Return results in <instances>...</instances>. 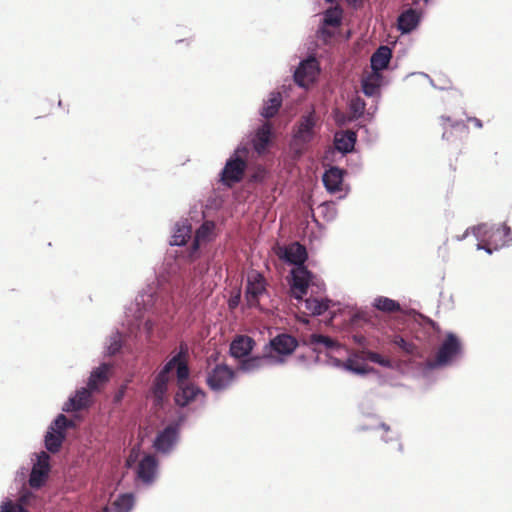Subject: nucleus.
<instances>
[{
    "instance_id": "obj_1",
    "label": "nucleus",
    "mask_w": 512,
    "mask_h": 512,
    "mask_svg": "<svg viewBox=\"0 0 512 512\" xmlns=\"http://www.w3.org/2000/svg\"><path fill=\"white\" fill-rule=\"evenodd\" d=\"M249 150L246 147H238L234 154L226 161L220 173V182L228 188L243 180L247 169Z\"/></svg>"
},
{
    "instance_id": "obj_2",
    "label": "nucleus",
    "mask_w": 512,
    "mask_h": 512,
    "mask_svg": "<svg viewBox=\"0 0 512 512\" xmlns=\"http://www.w3.org/2000/svg\"><path fill=\"white\" fill-rule=\"evenodd\" d=\"M254 344L253 338L246 335H239L232 341L230 353L234 358L243 359L239 364L241 370L248 371L255 367L256 358L249 357Z\"/></svg>"
},
{
    "instance_id": "obj_3",
    "label": "nucleus",
    "mask_w": 512,
    "mask_h": 512,
    "mask_svg": "<svg viewBox=\"0 0 512 512\" xmlns=\"http://www.w3.org/2000/svg\"><path fill=\"white\" fill-rule=\"evenodd\" d=\"M462 345L459 338L454 333H448L445 340L440 345L435 358L429 362L432 368L448 365L454 357L461 353Z\"/></svg>"
},
{
    "instance_id": "obj_4",
    "label": "nucleus",
    "mask_w": 512,
    "mask_h": 512,
    "mask_svg": "<svg viewBox=\"0 0 512 512\" xmlns=\"http://www.w3.org/2000/svg\"><path fill=\"white\" fill-rule=\"evenodd\" d=\"M510 227L503 224L498 227H492L485 231L484 239L478 243V249H484L487 253L491 254L509 243Z\"/></svg>"
},
{
    "instance_id": "obj_5",
    "label": "nucleus",
    "mask_w": 512,
    "mask_h": 512,
    "mask_svg": "<svg viewBox=\"0 0 512 512\" xmlns=\"http://www.w3.org/2000/svg\"><path fill=\"white\" fill-rule=\"evenodd\" d=\"M234 379V371L227 365L218 364L207 373L206 383L213 391L228 388Z\"/></svg>"
},
{
    "instance_id": "obj_6",
    "label": "nucleus",
    "mask_w": 512,
    "mask_h": 512,
    "mask_svg": "<svg viewBox=\"0 0 512 512\" xmlns=\"http://www.w3.org/2000/svg\"><path fill=\"white\" fill-rule=\"evenodd\" d=\"M318 61L315 58H308L302 61L294 73L295 82L301 87H308L316 80L319 74Z\"/></svg>"
},
{
    "instance_id": "obj_7",
    "label": "nucleus",
    "mask_w": 512,
    "mask_h": 512,
    "mask_svg": "<svg viewBox=\"0 0 512 512\" xmlns=\"http://www.w3.org/2000/svg\"><path fill=\"white\" fill-rule=\"evenodd\" d=\"M49 460V455L44 451L38 455L37 463L33 466L29 477V485L32 488L38 489L44 484L50 470Z\"/></svg>"
},
{
    "instance_id": "obj_8",
    "label": "nucleus",
    "mask_w": 512,
    "mask_h": 512,
    "mask_svg": "<svg viewBox=\"0 0 512 512\" xmlns=\"http://www.w3.org/2000/svg\"><path fill=\"white\" fill-rule=\"evenodd\" d=\"M292 284L291 289L294 297L302 300L306 295L309 283L311 280V273L306 267H296L292 270Z\"/></svg>"
},
{
    "instance_id": "obj_9",
    "label": "nucleus",
    "mask_w": 512,
    "mask_h": 512,
    "mask_svg": "<svg viewBox=\"0 0 512 512\" xmlns=\"http://www.w3.org/2000/svg\"><path fill=\"white\" fill-rule=\"evenodd\" d=\"M111 366L109 364H101L94 369L88 379L87 387L93 392H99L110 379Z\"/></svg>"
},
{
    "instance_id": "obj_10",
    "label": "nucleus",
    "mask_w": 512,
    "mask_h": 512,
    "mask_svg": "<svg viewBox=\"0 0 512 512\" xmlns=\"http://www.w3.org/2000/svg\"><path fill=\"white\" fill-rule=\"evenodd\" d=\"M178 428L176 425H168L163 431H161L155 441L154 447L157 451L167 452L169 451L177 440Z\"/></svg>"
},
{
    "instance_id": "obj_11",
    "label": "nucleus",
    "mask_w": 512,
    "mask_h": 512,
    "mask_svg": "<svg viewBox=\"0 0 512 512\" xmlns=\"http://www.w3.org/2000/svg\"><path fill=\"white\" fill-rule=\"evenodd\" d=\"M93 391L87 388L78 390L74 397L69 398L65 403L63 410L66 412L79 411L89 406L91 393Z\"/></svg>"
},
{
    "instance_id": "obj_12",
    "label": "nucleus",
    "mask_w": 512,
    "mask_h": 512,
    "mask_svg": "<svg viewBox=\"0 0 512 512\" xmlns=\"http://www.w3.org/2000/svg\"><path fill=\"white\" fill-rule=\"evenodd\" d=\"M271 349L280 355L291 354L297 347V341L288 334H281L275 337L271 343Z\"/></svg>"
},
{
    "instance_id": "obj_13",
    "label": "nucleus",
    "mask_w": 512,
    "mask_h": 512,
    "mask_svg": "<svg viewBox=\"0 0 512 512\" xmlns=\"http://www.w3.org/2000/svg\"><path fill=\"white\" fill-rule=\"evenodd\" d=\"M157 468V462L154 456L146 455L138 464L137 476L145 483L153 481Z\"/></svg>"
},
{
    "instance_id": "obj_14",
    "label": "nucleus",
    "mask_w": 512,
    "mask_h": 512,
    "mask_svg": "<svg viewBox=\"0 0 512 512\" xmlns=\"http://www.w3.org/2000/svg\"><path fill=\"white\" fill-rule=\"evenodd\" d=\"M323 183L326 189L331 193L341 191L343 170L338 167H330L323 175Z\"/></svg>"
},
{
    "instance_id": "obj_15",
    "label": "nucleus",
    "mask_w": 512,
    "mask_h": 512,
    "mask_svg": "<svg viewBox=\"0 0 512 512\" xmlns=\"http://www.w3.org/2000/svg\"><path fill=\"white\" fill-rule=\"evenodd\" d=\"M276 139L275 131L270 122H265L258 128V156L264 153Z\"/></svg>"
},
{
    "instance_id": "obj_16",
    "label": "nucleus",
    "mask_w": 512,
    "mask_h": 512,
    "mask_svg": "<svg viewBox=\"0 0 512 512\" xmlns=\"http://www.w3.org/2000/svg\"><path fill=\"white\" fill-rule=\"evenodd\" d=\"M285 259L297 265V267H303L304 262L307 259V251L304 245L294 242L286 247Z\"/></svg>"
},
{
    "instance_id": "obj_17",
    "label": "nucleus",
    "mask_w": 512,
    "mask_h": 512,
    "mask_svg": "<svg viewBox=\"0 0 512 512\" xmlns=\"http://www.w3.org/2000/svg\"><path fill=\"white\" fill-rule=\"evenodd\" d=\"M392 57V51L387 46H380L371 56V68L373 72L380 73L385 69Z\"/></svg>"
},
{
    "instance_id": "obj_18",
    "label": "nucleus",
    "mask_w": 512,
    "mask_h": 512,
    "mask_svg": "<svg viewBox=\"0 0 512 512\" xmlns=\"http://www.w3.org/2000/svg\"><path fill=\"white\" fill-rule=\"evenodd\" d=\"M419 22V14L414 9H408L404 11L398 18V28L404 32L408 33L412 31Z\"/></svg>"
},
{
    "instance_id": "obj_19",
    "label": "nucleus",
    "mask_w": 512,
    "mask_h": 512,
    "mask_svg": "<svg viewBox=\"0 0 512 512\" xmlns=\"http://www.w3.org/2000/svg\"><path fill=\"white\" fill-rule=\"evenodd\" d=\"M356 142V133L353 131H346L335 136V148L342 152H351Z\"/></svg>"
},
{
    "instance_id": "obj_20",
    "label": "nucleus",
    "mask_w": 512,
    "mask_h": 512,
    "mask_svg": "<svg viewBox=\"0 0 512 512\" xmlns=\"http://www.w3.org/2000/svg\"><path fill=\"white\" fill-rule=\"evenodd\" d=\"M198 393L199 390L193 385H188L186 383L180 384L179 391L175 395V402L177 405L184 407L193 401Z\"/></svg>"
},
{
    "instance_id": "obj_21",
    "label": "nucleus",
    "mask_w": 512,
    "mask_h": 512,
    "mask_svg": "<svg viewBox=\"0 0 512 512\" xmlns=\"http://www.w3.org/2000/svg\"><path fill=\"white\" fill-rule=\"evenodd\" d=\"M282 105V96L279 92H272L267 101L264 102L261 115L264 118L274 117Z\"/></svg>"
},
{
    "instance_id": "obj_22",
    "label": "nucleus",
    "mask_w": 512,
    "mask_h": 512,
    "mask_svg": "<svg viewBox=\"0 0 512 512\" xmlns=\"http://www.w3.org/2000/svg\"><path fill=\"white\" fill-rule=\"evenodd\" d=\"M314 126L315 121L312 114L302 117L298 126L296 137L304 142L310 141L313 136Z\"/></svg>"
},
{
    "instance_id": "obj_23",
    "label": "nucleus",
    "mask_w": 512,
    "mask_h": 512,
    "mask_svg": "<svg viewBox=\"0 0 512 512\" xmlns=\"http://www.w3.org/2000/svg\"><path fill=\"white\" fill-rule=\"evenodd\" d=\"M382 76L380 73L372 72L362 80V90L366 96H374L379 92Z\"/></svg>"
},
{
    "instance_id": "obj_24",
    "label": "nucleus",
    "mask_w": 512,
    "mask_h": 512,
    "mask_svg": "<svg viewBox=\"0 0 512 512\" xmlns=\"http://www.w3.org/2000/svg\"><path fill=\"white\" fill-rule=\"evenodd\" d=\"M168 381V379L159 375H157L154 380L151 392L154 397L155 405L157 406H160L163 402L167 392Z\"/></svg>"
},
{
    "instance_id": "obj_25",
    "label": "nucleus",
    "mask_w": 512,
    "mask_h": 512,
    "mask_svg": "<svg viewBox=\"0 0 512 512\" xmlns=\"http://www.w3.org/2000/svg\"><path fill=\"white\" fill-rule=\"evenodd\" d=\"M373 305L376 309L385 313H395L401 310V306L397 301L384 296L375 298Z\"/></svg>"
},
{
    "instance_id": "obj_26",
    "label": "nucleus",
    "mask_w": 512,
    "mask_h": 512,
    "mask_svg": "<svg viewBox=\"0 0 512 512\" xmlns=\"http://www.w3.org/2000/svg\"><path fill=\"white\" fill-rule=\"evenodd\" d=\"M64 438L65 433H62L61 431L48 432L45 436V446L47 450L51 453L58 452L62 446Z\"/></svg>"
},
{
    "instance_id": "obj_27",
    "label": "nucleus",
    "mask_w": 512,
    "mask_h": 512,
    "mask_svg": "<svg viewBox=\"0 0 512 512\" xmlns=\"http://www.w3.org/2000/svg\"><path fill=\"white\" fill-rule=\"evenodd\" d=\"M134 505V497L132 494L120 495L112 504V512H130Z\"/></svg>"
},
{
    "instance_id": "obj_28",
    "label": "nucleus",
    "mask_w": 512,
    "mask_h": 512,
    "mask_svg": "<svg viewBox=\"0 0 512 512\" xmlns=\"http://www.w3.org/2000/svg\"><path fill=\"white\" fill-rule=\"evenodd\" d=\"M342 23V10L338 7L329 8L325 11L322 24L338 28Z\"/></svg>"
},
{
    "instance_id": "obj_29",
    "label": "nucleus",
    "mask_w": 512,
    "mask_h": 512,
    "mask_svg": "<svg viewBox=\"0 0 512 512\" xmlns=\"http://www.w3.org/2000/svg\"><path fill=\"white\" fill-rule=\"evenodd\" d=\"M310 343L318 348L320 346L325 347L328 350L339 349L340 345L332 338L320 334H312L310 336Z\"/></svg>"
},
{
    "instance_id": "obj_30",
    "label": "nucleus",
    "mask_w": 512,
    "mask_h": 512,
    "mask_svg": "<svg viewBox=\"0 0 512 512\" xmlns=\"http://www.w3.org/2000/svg\"><path fill=\"white\" fill-rule=\"evenodd\" d=\"M305 308L312 315H321L328 310L329 305L318 299L308 298L305 300Z\"/></svg>"
},
{
    "instance_id": "obj_31",
    "label": "nucleus",
    "mask_w": 512,
    "mask_h": 512,
    "mask_svg": "<svg viewBox=\"0 0 512 512\" xmlns=\"http://www.w3.org/2000/svg\"><path fill=\"white\" fill-rule=\"evenodd\" d=\"M214 229V223L213 222H205L203 223L199 229L196 231L195 234V240H194V246L198 247L201 242L207 241L210 234L212 233Z\"/></svg>"
},
{
    "instance_id": "obj_32",
    "label": "nucleus",
    "mask_w": 512,
    "mask_h": 512,
    "mask_svg": "<svg viewBox=\"0 0 512 512\" xmlns=\"http://www.w3.org/2000/svg\"><path fill=\"white\" fill-rule=\"evenodd\" d=\"M392 343L398 346L406 354L413 355L416 351V345L412 342L406 341L402 336L395 335L392 338Z\"/></svg>"
},
{
    "instance_id": "obj_33",
    "label": "nucleus",
    "mask_w": 512,
    "mask_h": 512,
    "mask_svg": "<svg viewBox=\"0 0 512 512\" xmlns=\"http://www.w3.org/2000/svg\"><path fill=\"white\" fill-rule=\"evenodd\" d=\"M73 426H74L73 421L69 420L65 415L60 414L54 420L53 426L51 427V429L54 432L61 431L62 433H64L65 429H67L69 427H73Z\"/></svg>"
},
{
    "instance_id": "obj_34",
    "label": "nucleus",
    "mask_w": 512,
    "mask_h": 512,
    "mask_svg": "<svg viewBox=\"0 0 512 512\" xmlns=\"http://www.w3.org/2000/svg\"><path fill=\"white\" fill-rule=\"evenodd\" d=\"M246 298L250 306L256 304V277L250 275H248Z\"/></svg>"
},
{
    "instance_id": "obj_35",
    "label": "nucleus",
    "mask_w": 512,
    "mask_h": 512,
    "mask_svg": "<svg viewBox=\"0 0 512 512\" xmlns=\"http://www.w3.org/2000/svg\"><path fill=\"white\" fill-rule=\"evenodd\" d=\"M190 229L188 227H182L177 230V232L173 235L172 245H185L187 239L190 237L189 235Z\"/></svg>"
},
{
    "instance_id": "obj_36",
    "label": "nucleus",
    "mask_w": 512,
    "mask_h": 512,
    "mask_svg": "<svg viewBox=\"0 0 512 512\" xmlns=\"http://www.w3.org/2000/svg\"><path fill=\"white\" fill-rule=\"evenodd\" d=\"M344 367L345 369L357 374H365L368 371L365 365L358 363L355 359L352 358H349L345 361Z\"/></svg>"
},
{
    "instance_id": "obj_37",
    "label": "nucleus",
    "mask_w": 512,
    "mask_h": 512,
    "mask_svg": "<svg viewBox=\"0 0 512 512\" xmlns=\"http://www.w3.org/2000/svg\"><path fill=\"white\" fill-rule=\"evenodd\" d=\"M176 366H177L178 384L180 385V384L186 383V381L189 377L188 365L185 362L181 361V358H180Z\"/></svg>"
},
{
    "instance_id": "obj_38",
    "label": "nucleus",
    "mask_w": 512,
    "mask_h": 512,
    "mask_svg": "<svg viewBox=\"0 0 512 512\" xmlns=\"http://www.w3.org/2000/svg\"><path fill=\"white\" fill-rule=\"evenodd\" d=\"M181 358V353H179L178 355L174 356L172 359H170L166 364L165 366L162 368V370L159 372V376H162L166 379L169 380V374L170 372L175 368L177 367V363L179 361V359Z\"/></svg>"
},
{
    "instance_id": "obj_39",
    "label": "nucleus",
    "mask_w": 512,
    "mask_h": 512,
    "mask_svg": "<svg viewBox=\"0 0 512 512\" xmlns=\"http://www.w3.org/2000/svg\"><path fill=\"white\" fill-rule=\"evenodd\" d=\"M365 357L367 360L377 363L384 367H390L391 363L389 359L383 358L380 354L373 352V351H367L365 352Z\"/></svg>"
},
{
    "instance_id": "obj_40",
    "label": "nucleus",
    "mask_w": 512,
    "mask_h": 512,
    "mask_svg": "<svg viewBox=\"0 0 512 512\" xmlns=\"http://www.w3.org/2000/svg\"><path fill=\"white\" fill-rule=\"evenodd\" d=\"M331 28V26H325L322 24L318 30L319 38L322 39L325 43H328L335 35V31Z\"/></svg>"
},
{
    "instance_id": "obj_41",
    "label": "nucleus",
    "mask_w": 512,
    "mask_h": 512,
    "mask_svg": "<svg viewBox=\"0 0 512 512\" xmlns=\"http://www.w3.org/2000/svg\"><path fill=\"white\" fill-rule=\"evenodd\" d=\"M350 107L355 115L360 116L364 113L365 103L360 98H356L352 100Z\"/></svg>"
},
{
    "instance_id": "obj_42",
    "label": "nucleus",
    "mask_w": 512,
    "mask_h": 512,
    "mask_svg": "<svg viewBox=\"0 0 512 512\" xmlns=\"http://www.w3.org/2000/svg\"><path fill=\"white\" fill-rule=\"evenodd\" d=\"M0 512H28V511L21 505L14 504L12 502H7L1 506Z\"/></svg>"
},
{
    "instance_id": "obj_43",
    "label": "nucleus",
    "mask_w": 512,
    "mask_h": 512,
    "mask_svg": "<svg viewBox=\"0 0 512 512\" xmlns=\"http://www.w3.org/2000/svg\"><path fill=\"white\" fill-rule=\"evenodd\" d=\"M380 429L383 431L382 439L385 442L393 441L394 439H396L395 434L391 431L388 425L382 423Z\"/></svg>"
},
{
    "instance_id": "obj_44",
    "label": "nucleus",
    "mask_w": 512,
    "mask_h": 512,
    "mask_svg": "<svg viewBox=\"0 0 512 512\" xmlns=\"http://www.w3.org/2000/svg\"><path fill=\"white\" fill-rule=\"evenodd\" d=\"M121 348V343L118 340H114L108 347V352L111 355L117 353Z\"/></svg>"
},
{
    "instance_id": "obj_45",
    "label": "nucleus",
    "mask_w": 512,
    "mask_h": 512,
    "mask_svg": "<svg viewBox=\"0 0 512 512\" xmlns=\"http://www.w3.org/2000/svg\"><path fill=\"white\" fill-rule=\"evenodd\" d=\"M258 298L262 295V293L265 291V279L264 277L258 273Z\"/></svg>"
},
{
    "instance_id": "obj_46",
    "label": "nucleus",
    "mask_w": 512,
    "mask_h": 512,
    "mask_svg": "<svg viewBox=\"0 0 512 512\" xmlns=\"http://www.w3.org/2000/svg\"><path fill=\"white\" fill-rule=\"evenodd\" d=\"M239 302H240V295L237 294L235 296H232L229 301H228V306L231 310L235 309L238 305H239Z\"/></svg>"
},
{
    "instance_id": "obj_47",
    "label": "nucleus",
    "mask_w": 512,
    "mask_h": 512,
    "mask_svg": "<svg viewBox=\"0 0 512 512\" xmlns=\"http://www.w3.org/2000/svg\"><path fill=\"white\" fill-rule=\"evenodd\" d=\"M468 121L472 122L477 128H482L483 126L481 120L476 117L469 118Z\"/></svg>"
},
{
    "instance_id": "obj_48",
    "label": "nucleus",
    "mask_w": 512,
    "mask_h": 512,
    "mask_svg": "<svg viewBox=\"0 0 512 512\" xmlns=\"http://www.w3.org/2000/svg\"><path fill=\"white\" fill-rule=\"evenodd\" d=\"M250 144L253 148L256 149V136L252 137L250 140Z\"/></svg>"
},
{
    "instance_id": "obj_49",
    "label": "nucleus",
    "mask_w": 512,
    "mask_h": 512,
    "mask_svg": "<svg viewBox=\"0 0 512 512\" xmlns=\"http://www.w3.org/2000/svg\"><path fill=\"white\" fill-rule=\"evenodd\" d=\"M441 120L445 123V122H450V118L449 117H444L442 116L441 117Z\"/></svg>"
},
{
    "instance_id": "obj_50",
    "label": "nucleus",
    "mask_w": 512,
    "mask_h": 512,
    "mask_svg": "<svg viewBox=\"0 0 512 512\" xmlns=\"http://www.w3.org/2000/svg\"><path fill=\"white\" fill-rule=\"evenodd\" d=\"M131 461H132V455H130L129 458L127 459V464L129 466L131 465Z\"/></svg>"
},
{
    "instance_id": "obj_51",
    "label": "nucleus",
    "mask_w": 512,
    "mask_h": 512,
    "mask_svg": "<svg viewBox=\"0 0 512 512\" xmlns=\"http://www.w3.org/2000/svg\"><path fill=\"white\" fill-rule=\"evenodd\" d=\"M257 172H258V178H259L262 173V169L259 166H258Z\"/></svg>"
},
{
    "instance_id": "obj_52",
    "label": "nucleus",
    "mask_w": 512,
    "mask_h": 512,
    "mask_svg": "<svg viewBox=\"0 0 512 512\" xmlns=\"http://www.w3.org/2000/svg\"><path fill=\"white\" fill-rule=\"evenodd\" d=\"M452 126H453V127H459V126H461V124H460V123H456L455 125H452ZM462 127L464 128L465 126H464V125H462Z\"/></svg>"
},
{
    "instance_id": "obj_53",
    "label": "nucleus",
    "mask_w": 512,
    "mask_h": 512,
    "mask_svg": "<svg viewBox=\"0 0 512 512\" xmlns=\"http://www.w3.org/2000/svg\"><path fill=\"white\" fill-rule=\"evenodd\" d=\"M398 449H399L400 451H402L403 446H402V444H401V443H398Z\"/></svg>"
},
{
    "instance_id": "obj_54",
    "label": "nucleus",
    "mask_w": 512,
    "mask_h": 512,
    "mask_svg": "<svg viewBox=\"0 0 512 512\" xmlns=\"http://www.w3.org/2000/svg\"><path fill=\"white\" fill-rule=\"evenodd\" d=\"M446 137H447V133H446V132H444V133H443V138H446Z\"/></svg>"
}]
</instances>
